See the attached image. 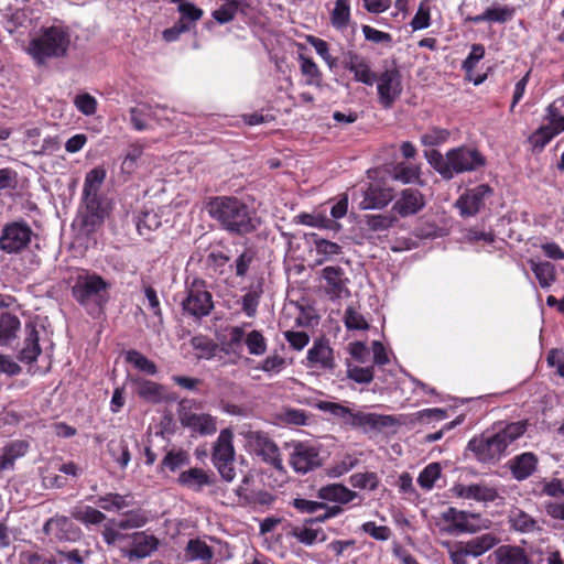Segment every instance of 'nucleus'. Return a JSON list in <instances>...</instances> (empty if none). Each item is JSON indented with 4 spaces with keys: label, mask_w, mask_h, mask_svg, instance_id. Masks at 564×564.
Instances as JSON below:
<instances>
[{
    "label": "nucleus",
    "mask_w": 564,
    "mask_h": 564,
    "mask_svg": "<svg viewBox=\"0 0 564 564\" xmlns=\"http://www.w3.org/2000/svg\"><path fill=\"white\" fill-rule=\"evenodd\" d=\"M527 429L525 421L498 423L491 432L471 438L468 442V449L479 462L496 464L507 455L509 447L523 436Z\"/></svg>",
    "instance_id": "f257e3e1"
},
{
    "label": "nucleus",
    "mask_w": 564,
    "mask_h": 564,
    "mask_svg": "<svg viewBox=\"0 0 564 564\" xmlns=\"http://www.w3.org/2000/svg\"><path fill=\"white\" fill-rule=\"evenodd\" d=\"M208 214L231 234L246 235L260 225L256 213L237 197L220 196L212 199Z\"/></svg>",
    "instance_id": "f03ea898"
},
{
    "label": "nucleus",
    "mask_w": 564,
    "mask_h": 564,
    "mask_svg": "<svg viewBox=\"0 0 564 564\" xmlns=\"http://www.w3.org/2000/svg\"><path fill=\"white\" fill-rule=\"evenodd\" d=\"M70 46V33L67 28L52 25L42 28L25 47V52L37 65L45 64L48 59L63 58Z\"/></svg>",
    "instance_id": "7ed1b4c3"
},
{
    "label": "nucleus",
    "mask_w": 564,
    "mask_h": 564,
    "mask_svg": "<svg viewBox=\"0 0 564 564\" xmlns=\"http://www.w3.org/2000/svg\"><path fill=\"white\" fill-rule=\"evenodd\" d=\"M427 162L444 178L451 180L455 174L477 170L485 164L484 156L475 149L459 147L449 150L445 156L438 151L425 152Z\"/></svg>",
    "instance_id": "20e7f679"
},
{
    "label": "nucleus",
    "mask_w": 564,
    "mask_h": 564,
    "mask_svg": "<svg viewBox=\"0 0 564 564\" xmlns=\"http://www.w3.org/2000/svg\"><path fill=\"white\" fill-rule=\"evenodd\" d=\"M73 296L87 311L99 310L108 300V283L97 274L79 275L73 286Z\"/></svg>",
    "instance_id": "39448f33"
},
{
    "label": "nucleus",
    "mask_w": 564,
    "mask_h": 564,
    "mask_svg": "<svg viewBox=\"0 0 564 564\" xmlns=\"http://www.w3.org/2000/svg\"><path fill=\"white\" fill-rule=\"evenodd\" d=\"M441 531L449 535L476 533L489 528L488 521H482L479 514L449 507L440 514Z\"/></svg>",
    "instance_id": "423d86ee"
},
{
    "label": "nucleus",
    "mask_w": 564,
    "mask_h": 564,
    "mask_svg": "<svg viewBox=\"0 0 564 564\" xmlns=\"http://www.w3.org/2000/svg\"><path fill=\"white\" fill-rule=\"evenodd\" d=\"M212 460L224 480L232 481L235 479L236 451L231 429H223L219 432L213 444Z\"/></svg>",
    "instance_id": "0eeeda50"
},
{
    "label": "nucleus",
    "mask_w": 564,
    "mask_h": 564,
    "mask_svg": "<svg viewBox=\"0 0 564 564\" xmlns=\"http://www.w3.org/2000/svg\"><path fill=\"white\" fill-rule=\"evenodd\" d=\"M544 120L545 123L531 135V142L540 149L564 131V97L547 106Z\"/></svg>",
    "instance_id": "6e6552de"
},
{
    "label": "nucleus",
    "mask_w": 564,
    "mask_h": 564,
    "mask_svg": "<svg viewBox=\"0 0 564 564\" xmlns=\"http://www.w3.org/2000/svg\"><path fill=\"white\" fill-rule=\"evenodd\" d=\"M239 435L243 437L245 446L249 452L262 457L263 460L274 467L281 468L282 459L280 458L279 448L267 434L242 426Z\"/></svg>",
    "instance_id": "1a4fd4ad"
},
{
    "label": "nucleus",
    "mask_w": 564,
    "mask_h": 564,
    "mask_svg": "<svg viewBox=\"0 0 564 564\" xmlns=\"http://www.w3.org/2000/svg\"><path fill=\"white\" fill-rule=\"evenodd\" d=\"M289 463L299 474H306L321 465L319 449L305 442L288 445Z\"/></svg>",
    "instance_id": "9d476101"
},
{
    "label": "nucleus",
    "mask_w": 564,
    "mask_h": 564,
    "mask_svg": "<svg viewBox=\"0 0 564 564\" xmlns=\"http://www.w3.org/2000/svg\"><path fill=\"white\" fill-rule=\"evenodd\" d=\"M183 310L192 316L202 317L213 308L212 294L200 282H193L187 289L186 297L182 301Z\"/></svg>",
    "instance_id": "9b49d317"
},
{
    "label": "nucleus",
    "mask_w": 564,
    "mask_h": 564,
    "mask_svg": "<svg viewBox=\"0 0 564 564\" xmlns=\"http://www.w3.org/2000/svg\"><path fill=\"white\" fill-rule=\"evenodd\" d=\"M32 230L25 223L14 221L2 229L0 249L13 253L25 248L31 241Z\"/></svg>",
    "instance_id": "f8f14e48"
},
{
    "label": "nucleus",
    "mask_w": 564,
    "mask_h": 564,
    "mask_svg": "<svg viewBox=\"0 0 564 564\" xmlns=\"http://www.w3.org/2000/svg\"><path fill=\"white\" fill-rule=\"evenodd\" d=\"M380 104L390 108L402 93L401 74L395 68L386 69L377 79Z\"/></svg>",
    "instance_id": "ddd939ff"
},
{
    "label": "nucleus",
    "mask_w": 564,
    "mask_h": 564,
    "mask_svg": "<svg viewBox=\"0 0 564 564\" xmlns=\"http://www.w3.org/2000/svg\"><path fill=\"white\" fill-rule=\"evenodd\" d=\"M182 426L199 435H213L217 431V419L209 413H198L182 405L178 412Z\"/></svg>",
    "instance_id": "4468645a"
},
{
    "label": "nucleus",
    "mask_w": 564,
    "mask_h": 564,
    "mask_svg": "<svg viewBox=\"0 0 564 564\" xmlns=\"http://www.w3.org/2000/svg\"><path fill=\"white\" fill-rule=\"evenodd\" d=\"M400 423V419L393 415L352 411L349 426L367 433L370 431H380L386 427H393Z\"/></svg>",
    "instance_id": "2eb2a0df"
},
{
    "label": "nucleus",
    "mask_w": 564,
    "mask_h": 564,
    "mask_svg": "<svg viewBox=\"0 0 564 564\" xmlns=\"http://www.w3.org/2000/svg\"><path fill=\"white\" fill-rule=\"evenodd\" d=\"M131 547H122L121 554L129 561L141 560L152 555L159 547V540L144 531L133 532L129 535Z\"/></svg>",
    "instance_id": "dca6fc26"
},
{
    "label": "nucleus",
    "mask_w": 564,
    "mask_h": 564,
    "mask_svg": "<svg viewBox=\"0 0 564 564\" xmlns=\"http://www.w3.org/2000/svg\"><path fill=\"white\" fill-rule=\"evenodd\" d=\"M451 491L457 498L485 503L495 501L499 496L498 490L486 482L470 485L455 484Z\"/></svg>",
    "instance_id": "f3484780"
},
{
    "label": "nucleus",
    "mask_w": 564,
    "mask_h": 564,
    "mask_svg": "<svg viewBox=\"0 0 564 564\" xmlns=\"http://www.w3.org/2000/svg\"><path fill=\"white\" fill-rule=\"evenodd\" d=\"M492 194L490 186L486 184L478 185L466 191L457 200L456 205L460 214L465 216L476 215L485 205V200Z\"/></svg>",
    "instance_id": "a211bd4d"
},
{
    "label": "nucleus",
    "mask_w": 564,
    "mask_h": 564,
    "mask_svg": "<svg viewBox=\"0 0 564 564\" xmlns=\"http://www.w3.org/2000/svg\"><path fill=\"white\" fill-rule=\"evenodd\" d=\"M43 532L56 541H76L79 538V529L65 516L48 519Z\"/></svg>",
    "instance_id": "6ab92c4d"
},
{
    "label": "nucleus",
    "mask_w": 564,
    "mask_h": 564,
    "mask_svg": "<svg viewBox=\"0 0 564 564\" xmlns=\"http://www.w3.org/2000/svg\"><path fill=\"white\" fill-rule=\"evenodd\" d=\"M344 66L354 74L356 82L372 86L376 82V75L371 70L366 57L349 51L344 56Z\"/></svg>",
    "instance_id": "aec40b11"
},
{
    "label": "nucleus",
    "mask_w": 564,
    "mask_h": 564,
    "mask_svg": "<svg viewBox=\"0 0 564 564\" xmlns=\"http://www.w3.org/2000/svg\"><path fill=\"white\" fill-rule=\"evenodd\" d=\"M307 362L311 368L332 370L334 368L333 349L324 340L314 341L307 351Z\"/></svg>",
    "instance_id": "412c9836"
},
{
    "label": "nucleus",
    "mask_w": 564,
    "mask_h": 564,
    "mask_svg": "<svg viewBox=\"0 0 564 564\" xmlns=\"http://www.w3.org/2000/svg\"><path fill=\"white\" fill-rule=\"evenodd\" d=\"M538 456L532 452H525L509 460L508 466L514 479L521 481L534 474L538 467Z\"/></svg>",
    "instance_id": "4be33fe9"
},
{
    "label": "nucleus",
    "mask_w": 564,
    "mask_h": 564,
    "mask_svg": "<svg viewBox=\"0 0 564 564\" xmlns=\"http://www.w3.org/2000/svg\"><path fill=\"white\" fill-rule=\"evenodd\" d=\"M424 205V197L417 189L406 188L402 191L400 198L394 203L393 209L402 217H406L420 212Z\"/></svg>",
    "instance_id": "5701e85b"
},
{
    "label": "nucleus",
    "mask_w": 564,
    "mask_h": 564,
    "mask_svg": "<svg viewBox=\"0 0 564 564\" xmlns=\"http://www.w3.org/2000/svg\"><path fill=\"white\" fill-rule=\"evenodd\" d=\"M160 110H163V108L153 107L149 104H139L129 110L130 122L138 131L148 130L151 128V122L159 119L158 112Z\"/></svg>",
    "instance_id": "b1692460"
},
{
    "label": "nucleus",
    "mask_w": 564,
    "mask_h": 564,
    "mask_svg": "<svg viewBox=\"0 0 564 564\" xmlns=\"http://www.w3.org/2000/svg\"><path fill=\"white\" fill-rule=\"evenodd\" d=\"M317 497L325 501L347 505L354 501L358 494L343 484H330L321 487L317 491Z\"/></svg>",
    "instance_id": "393cba45"
},
{
    "label": "nucleus",
    "mask_w": 564,
    "mask_h": 564,
    "mask_svg": "<svg viewBox=\"0 0 564 564\" xmlns=\"http://www.w3.org/2000/svg\"><path fill=\"white\" fill-rule=\"evenodd\" d=\"M393 199L391 188L370 185L365 192L362 200L359 203L361 209H380L386 207Z\"/></svg>",
    "instance_id": "a878e982"
},
{
    "label": "nucleus",
    "mask_w": 564,
    "mask_h": 564,
    "mask_svg": "<svg viewBox=\"0 0 564 564\" xmlns=\"http://www.w3.org/2000/svg\"><path fill=\"white\" fill-rule=\"evenodd\" d=\"M313 519L306 520L303 524L293 525L289 535L294 538L297 542L311 546L316 542L326 540V534L321 528L314 529L312 527Z\"/></svg>",
    "instance_id": "bb28decb"
},
{
    "label": "nucleus",
    "mask_w": 564,
    "mask_h": 564,
    "mask_svg": "<svg viewBox=\"0 0 564 564\" xmlns=\"http://www.w3.org/2000/svg\"><path fill=\"white\" fill-rule=\"evenodd\" d=\"M84 200L86 205L85 225L94 227L101 224L108 215L107 203L99 195L84 196Z\"/></svg>",
    "instance_id": "cd10ccee"
},
{
    "label": "nucleus",
    "mask_w": 564,
    "mask_h": 564,
    "mask_svg": "<svg viewBox=\"0 0 564 564\" xmlns=\"http://www.w3.org/2000/svg\"><path fill=\"white\" fill-rule=\"evenodd\" d=\"M495 564H529L524 550L516 545H500L491 554Z\"/></svg>",
    "instance_id": "c85d7f7f"
},
{
    "label": "nucleus",
    "mask_w": 564,
    "mask_h": 564,
    "mask_svg": "<svg viewBox=\"0 0 564 564\" xmlns=\"http://www.w3.org/2000/svg\"><path fill=\"white\" fill-rule=\"evenodd\" d=\"M40 336L39 332L32 323L25 325V338L23 347L20 351V360L24 362H33L37 359L41 354V347L39 344Z\"/></svg>",
    "instance_id": "c756f323"
},
{
    "label": "nucleus",
    "mask_w": 564,
    "mask_h": 564,
    "mask_svg": "<svg viewBox=\"0 0 564 564\" xmlns=\"http://www.w3.org/2000/svg\"><path fill=\"white\" fill-rule=\"evenodd\" d=\"M135 393L145 402L160 403L165 399L164 388L151 380L140 379L134 381Z\"/></svg>",
    "instance_id": "7c9ffc66"
},
{
    "label": "nucleus",
    "mask_w": 564,
    "mask_h": 564,
    "mask_svg": "<svg viewBox=\"0 0 564 564\" xmlns=\"http://www.w3.org/2000/svg\"><path fill=\"white\" fill-rule=\"evenodd\" d=\"M344 270L340 267H326L322 271L328 286V294L332 297H339L345 290L347 279L344 276Z\"/></svg>",
    "instance_id": "2f4dec72"
},
{
    "label": "nucleus",
    "mask_w": 564,
    "mask_h": 564,
    "mask_svg": "<svg viewBox=\"0 0 564 564\" xmlns=\"http://www.w3.org/2000/svg\"><path fill=\"white\" fill-rule=\"evenodd\" d=\"M350 2L349 0H336L330 11V24L336 30L344 32L350 24Z\"/></svg>",
    "instance_id": "473e14b6"
},
{
    "label": "nucleus",
    "mask_w": 564,
    "mask_h": 564,
    "mask_svg": "<svg viewBox=\"0 0 564 564\" xmlns=\"http://www.w3.org/2000/svg\"><path fill=\"white\" fill-rule=\"evenodd\" d=\"M20 321L15 315L3 313L0 315V346L9 345L17 337Z\"/></svg>",
    "instance_id": "72a5a7b5"
},
{
    "label": "nucleus",
    "mask_w": 564,
    "mask_h": 564,
    "mask_svg": "<svg viewBox=\"0 0 564 564\" xmlns=\"http://www.w3.org/2000/svg\"><path fill=\"white\" fill-rule=\"evenodd\" d=\"M214 556V552L210 546L206 544V542L199 539H192L188 541L185 547V557L188 561H203L206 564H209Z\"/></svg>",
    "instance_id": "f704fd0d"
},
{
    "label": "nucleus",
    "mask_w": 564,
    "mask_h": 564,
    "mask_svg": "<svg viewBox=\"0 0 564 564\" xmlns=\"http://www.w3.org/2000/svg\"><path fill=\"white\" fill-rule=\"evenodd\" d=\"M529 263L541 288L546 289L554 283L556 275L555 268L552 263L547 261H535L533 259H531Z\"/></svg>",
    "instance_id": "c9c22d12"
},
{
    "label": "nucleus",
    "mask_w": 564,
    "mask_h": 564,
    "mask_svg": "<svg viewBox=\"0 0 564 564\" xmlns=\"http://www.w3.org/2000/svg\"><path fill=\"white\" fill-rule=\"evenodd\" d=\"M404 422L411 425L415 424H429L433 421H442L447 417V412L443 409L434 408V409H424L412 413L410 415L403 416Z\"/></svg>",
    "instance_id": "e433bc0d"
},
{
    "label": "nucleus",
    "mask_w": 564,
    "mask_h": 564,
    "mask_svg": "<svg viewBox=\"0 0 564 564\" xmlns=\"http://www.w3.org/2000/svg\"><path fill=\"white\" fill-rule=\"evenodd\" d=\"M170 2L177 4V12L180 20L177 22L191 24L197 22L203 17V10L187 0H170Z\"/></svg>",
    "instance_id": "4c0bfd02"
},
{
    "label": "nucleus",
    "mask_w": 564,
    "mask_h": 564,
    "mask_svg": "<svg viewBox=\"0 0 564 564\" xmlns=\"http://www.w3.org/2000/svg\"><path fill=\"white\" fill-rule=\"evenodd\" d=\"M70 514L74 519L86 525H97L107 519L105 513L90 506L76 507L72 510Z\"/></svg>",
    "instance_id": "58836bf2"
},
{
    "label": "nucleus",
    "mask_w": 564,
    "mask_h": 564,
    "mask_svg": "<svg viewBox=\"0 0 564 564\" xmlns=\"http://www.w3.org/2000/svg\"><path fill=\"white\" fill-rule=\"evenodd\" d=\"M106 178V170L104 167H95L90 170L85 177L83 195H98L99 188Z\"/></svg>",
    "instance_id": "ea45409f"
},
{
    "label": "nucleus",
    "mask_w": 564,
    "mask_h": 564,
    "mask_svg": "<svg viewBox=\"0 0 564 564\" xmlns=\"http://www.w3.org/2000/svg\"><path fill=\"white\" fill-rule=\"evenodd\" d=\"M485 48L481 44H474L467 58L463 63V69L466 72V76L469 80H473L471 73L475 69L478 62L484 57ZM486 76H479L474 79L475 85H480L485 80Z\"/></svg>",
    "instance_id": "a19ab883"
},
{
    "label": "nucleus",
    "mask_w": 564,
    "mask_h": 564,
    "mask_svg": "<svg viewBox=\"0 0 564 564\" xmlns=\"http://www.w3.org/2000/svg\"><path fill=\"white\" fill-rule=\"evenodd\" d=\"M441 474V464L431 463L420 473L417 477V484L423 490L430 491L433 489L435 482L440 479Z\"/></svg>",
    "instance_id": "79ce46f5"
},
{
    "label": "nucleus",
    "mask_w": 564,
    "mask_h": 564,
    "mask_svg": "<svg viewBox=\"0 0 564 564\" xmlns=\"http://www.w3.org/2000/svg\"><path fill=\"white\" fill-rule=\"evenodd\" d=\"M511 527L520 532H532L536 528V521L520 509H513L509 514Z\"/></svg>",
    "instance_id": "37998d69"
},
{
    "label": "nucleus",
    "mask_w": 564,
    "mask_h": 564,
    "mask_svg": "<svg viewBox=\"0 0 564 564\" xmlns=\"http://www.w3.org/2000/svg\"><path fill=\"white\" fill-rule=\"evenodd\" d=\"M349 482L354 488L372 491L378 488L380 479L376 473L365 471L352 474L349 477Z\"/></svg>",
    "instance_id": "c03bdc74"
},
{
    "label": "nucleus",
    "mask_w": 564,
    "mask_h": 564,
    "mask_svg": "<svg viewBox=\"0 0 564 564\" xmlns=\"http://www.w3.org/2000/svg\"><path fill=\"white\" fill-rule=\"evenodd\" d=\"M299 59L301 62V72L306 77V84L312 86H321L322 72L316 63L312 58L304 55H300Z\"/></svg>",
    "instance_id": "a18cd8bd"
},
{
    "label": "nucleus",
    "mask_w": 564,
    "mask_h": 564,
    "mask_svg": "<svg viewBox=\"0 0 564 564\" xmlns=\"http://www.w3.org/2000/svg\"><path fill=\"white\" fill-rule=\"evenodd\" d=\"M149 517L143 510H134L124 514L117 521V528L122 530L139 529L147 524Z\"/></svg>",
    "instance_id": "49530a36"
},
{
    "label": "nucleus",
    "mask_w": 564,
    "mask_h": 564,
    "mask_svg": "<svg viewBox=\"0 0 564 564\" xmlns=\"http://www.w3.org/2000/svg\"><path fill=\"white\" fill-rule=\"evenodd\" d=\"M178 481L189 488H200L208 484V477L203 469L191 468L180 475Z\"/></svg>",
    "instance_id": "de8ad7c7"
},
{
    "label": "nucleus",
    "mask_w": 564,
    "mask_h": 564,
    "mask_svg": "<svg viewBox=\"0 0 564 564\" xmlns=\"http://www.w3.org/2000/svg\"><path fill=\"white\" fill-rule=\"evenodd\" d=\"M98 505L106 511H119L129 507L131 502L127 496L110 492L99 497Z\"/></svg>",
    "instance_id": "09e8293b"
},
{
    "label": "nucleus",
    "mask_w": 564,
    "mask_h": 564,
    "mask_svg": "<svg viewBox=\"0 0 564 564\" xmlns=\"http://www.w3.org/2000/svg\"><path fill=\"white\" fill-rule=\"evenodd\" d=\"M392 177L403 184L413 183L420 177V169L412 164L399 163L392 170Z\"/></svg>",
    "instance_id": "8fccbe9b"
},
{
    "label": "nucleus",
    "mask_w": 564,
    "mask_h": 564,
    "mask_svg": "<svg viewBox=\"0 0 564 564\" xmlns=\"http://www.w3.org/2000/svg\"><path fill=\"white\" fill-rule=\"evenodd\" d=\"M161 224V217L156 212L147 210L140 216L137 227L140 235L148 236L151 231L156 230Z\"/></svg>",
    "instance_id": "3c124183"
},
{
    "label": "nucleus",
    "mask_w": 564,
    "mask_h": 564,
    "mask_svg": "<svg viewBox=\"0 0 564 564\" xmlns=\"http://www.w3.org/2000/svg\"><path fill=\"white\" fill-rule=\"evenodd\" d=\"M117 521L115 519L108 520L104 524L102 538L104 541L109 545L113 546L119 542L130 540V534L122 533V529L117 528Z\"/></svg>",
    "instance_id": "603ef678"
},
{
    "label": "nucleus",
    "mask_w": 564,
    "mask_h": 564,
    "mask_svg": "<svg viewBox=\"0 0 564 564\" xmlns=\"http://www.w3.org/2000/svg\"><path fill=\"white\" fill-rule=\"evenodd\" d=\"M126 359L129 364H131L134 368L139 369L140 371L147 372L149 375L156 373L158 368L155 364L137 350L128 351Z\"/></svg>",
    "instance_id": "864d4df0"
},
{
    "label": "nucleus",
    "mask_w": 564,
    "mask_h": 564,
    "mask_svg": "<svg viewBox=\"0 0 564 564\" xmlns=\"http://www.w3.org/2000/svg\"><path fill=\"white\" fill-rule=\"evenodd\" d=\"M344 323L347 329L350 330H366L369 328V324L365 319L364 315L352 306H348L346 308L344 314Z\"/></svg>",
    "instance_id": "5fc2aeb1"
},
{
    "label": "nucleus",
    "mask_w": 564,
    "mask_h": 564,
    "mask_svg": "<svg viewBox=\"0 0 564 564\" xmlns=\"http://www.w3.org/2000/svg\"><path fill=\"white\" fill-rule=\"evenodd\" d=\"M307 42L315 48L316 53L323 58V61L327 64L329 69H334L338 65V61L336 57L332 56L329 53V47L326 41L310 35L307 37Z\"/></svg>",
    "instance_id": "6e6d98bb"
},
{
    "label": "nucleus",
    "mask_w": 564,
    "mask_h": 564,
    "mask_svg": "<svg viewBox=\"0 0 564 564\" xmlns=\"http://www.w3.org/2000/svg\"><path fill=\"white\" fill-rule=\"evenodd\" d=\"M109 453L113 459L122 467H127L130 462V453L124 441H111L108 444Z\"/></svg>",
    "instance_id": "4d7b16f0"
},
{
    "label": "nucleus",
    "mask_w": 564,
    "mask_h": 564,
    "mask_svg": "<svg viewBox=\"0 0 564 564\" xmlns=\"http://www.w3.org/2000/svg\"><path fill=\"white\" fill-rule=\"evenodd\" d=\"M74 105L85 116H94L97 111V100L88 93L78 94L74 98Z\"/></svg>",
    "instance_id": "13d9d810"
},
{
    "label": "nucleus",
    "mask_w": 564,
    "mask_h": 564,
    "mask_svg": "<svg viewBox=\"0 0 564 564\" xmlns=\"http://www.w3.org/2000/svg\"><path fill=\"white\" fill-rule=\"evenodd\" d=\"M411 28L414 31L423 30L430 26L431 24V10L430 6L426 1H422L417 8L416 13L414 14L411 21Z\"/></svg>",
    "instance_id": "bf43d9fd"
},
{
    "label": "nucleus",
    "mask_w": 564,
    "mask_h": 564,
    "mask_svg": "<svg viewBox=\"0 0 564 564\" xmlns=\"http://www.w3.org/2000/svg\"><path fill=\"white\" fill-rule=\"evenodd\" d=\"M29 449V444L24 441H14L8 444L2 449V455L6 459L10 460L11 468L14 465L15 459L24 456Z\"/></svg>",
    "instance_id": "052dcab7"
},
{
    "label": "nucleus",
    "mask_w": 564,
    "mask_h": 564,
    "mask_svg": "<svg viewBox=\"0 0 564 564\" xmlns=\"http://www.w3.org/2000/svg\"><path fill=\"white\" fill-rule=\"evenodd\" d=\"M358 463L352 455H346L340 462L327 468V475L330 478H338L351 470Z\"/></svg>",
    "instance_id": "680f3d73"
},
{
    "label": "nucleus",
    "mask_w": 564,
    "mask_h": 564,
    "mask_svg": "<svg viewBox=\"0 0 564 564\" xmlns=\"http://www.w3.org/2000/svg\"><path fill=\"white\" fill-rule=\"evenodd\" d=\"M314 243L317 254L324 257V259L319 260L318 263H322L323 261L341 253V247L336 242L326 239H315Z\"/></svg>",
    "instance_id": "e2e57ef3"
},
{
    "label": "nucleus",
    "mask_w": 564,
    "mask_h": 564,
    "mask_svg": "<svg viewBox=\"0 0 564 564\" xmlns=\"http://www.w3.org/2000/svg\"><path fill=\"white\" fill-rule=\"evenodd\" d=\"M246 345L251 355H263L267 350V343L263 335L258 330L250 332L246 337Z\"/></svg>",
    "instance_id": "0e129e2a"
},
{
    "label": "nucleus",
    "mask_w": 564,
    "mask_h": 564,
    "mask_svg": "<svg viewBox=\"0 0 564 564\" xmlns=\"http://www.w3.org/2000/svg\"><path fill=\"white\" fill-rule=\"evenodd\" d=\"M397 218L392 215H368L366 223L373 231H384L389 229Z\"/></svg>",
    "instance_id": "69168bd1"
},
{
    "label": "nucleus",
    "mask_w": 564,
    "mask_h": 564,
    "mask_svg": "<svg viewBox=\"0 0 564 564\" xmlns=\"http://www.w3.org/2000/svg\"><path fill=\"white\" fill-rule=\"evenodd\" d=\"M463 239L469 243L491 245L495 241V235L491 231L470 228L464 232Z\"/></svg>",
    "instance_id": "338daca9"
},
{
    "label": "nucleus",
    "mask_w": 564,
    "mask_h": 564,
    "mask_svg": "<svg viewBox=\"0 0 564 564\" xmlns=\"http://www.w3.org/2000/svg\"><path fill=\"white\" fill-rule=\"evenodd\" d=\"M142 155V149L138 147L131 148L126 154L121 163V172L131 175L138 169V161Z\"/></svg>",
    "instance_id": "774afa93"
}]
</instances>
